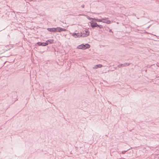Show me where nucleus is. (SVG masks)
I'll return each instance as SVG.
<instances>
[{"label": "nucleus", "instance_id": "obj_1", "mask_svg": "<svg viewBox=\"0 0 159 159\" xmlns=\"http://www.w3.org/2000/svg\"><path fill=\"white\" fill-rule=\"evenodd\" d=\"M47 30L51 32H61L62 31H66V30L65 29L59 27L56 28H48L47 29Z\"/></svg>", "mask_w": 159, "mask_h": 159}, {"label": "nucleus", "instance_id": "obj_2", "mask_svg": "<svg viewBox=\"0 0 159 159\" xmlns=\"http://www.w3.org/2000/svg\"><path fill=\"white\" fill-rule=\"evenodd\" d=\"M90 46L88 44H86L85 45L82 44L81 45H79L77 48L79 49H85L87 48H90Z\"/></svg>", "mask_w": 159, "mask_h": 159}, {"label": "nucleus", "instance_id": "obj_3", "mask_svg": "<svg viewBox=\"0 0 159 159\" xmlns=\"http://www.w3.org/2000/svg\"><path fill=\"white\" fill-rule=\"evenodd\" d=\"M85 32H81L80 33L81 37H86L89 35V32L87 30H85Z\"/></svg>", "mask_w": 159, "mask_h": 159}, {"label": "nucleus", "instance_id": "obj_4", "mask_svg": "<svg viewBox=\"0 0 159 159\" xmlns=\"http://www.w3.org/2000/svg\"><path fill=\"white\" fill-rule=\"evenodd\" d=\"M91 27L92 28H94L97 27L98 25L96 22L94 23L93 21H92L90 22Z\"/></svg>", "mask_w": 159, "mask_h": 159}, {"label": "nucleus", "instance_id": "obj_5", "mask_svg": "<svg viewBox=\"0 0 159 159\" xmlns=\"http://www.w3.org/2000/svg\"><path fill=\"white\" fill-rule=\"evenodd\" d=\"M72 35L75 38L81 37V35L80 33H74L72 34Z\"/></svg>", "mask_w": 159, "mask_h": 159}, {"label": "nucleus", "instance_id": "obj_6", "mask_svg": "<svg viewBox=\"0 0 159 159\" xmlns=\"http://www.w3.org/2000/svg\"><path fill=\"white\" fill-rule=\"evenodd\" d=\"M107 18H105L102 19V22L106 23L107 24H110L111 23V21L109 20H107Z\"/></svg>", "mask_w": 159, "mask_h": 159}, {"label": "nucleus", "instance_id": "obj_7", "mask_svg": "<svg viewBox=\"0 0 159 159\" xmlns=\"http://www.w3.org/2000/svg\"><path fill=\"white\" fill-rule=\"evenodd\" d=\"M102 66V65L101 64L97 65L95 66L94 67H93V69H97L98 68H101Z\"/></svg>", "mask_w": 159, "mask_h": 159}, {"label": "nucleus", "instance_id": "obj_8", "mask_svg": "<svg viewBox=\"0 0 159 159\" xmlns=\"http://www.w3.org/2000/svg\"><path fill=\"white\" fill-rule=\"evenodd\" d=\"M97 21L98 22H102V19H97Z\"/></svg>", "mask_w": 159, "mask_h": 159}, {"label": "nucleus", "instance_id": "obj_9", "mask_svg": "<svg viewBox=\"0 0 159 159\" xmlns=\"http://www.w3.org/2000/svg\"><path fill=\"white\" fill-rule=\"evenodd\" d=\"M49 41L48 42H49L50 43H52L53 42V40H49Z\"/></svg>", "mask_w": 159, "mask_h": 159}, {"label": "nucleus", "instance_id": "obj_10", "mask_svg": "<svg viewBox=\"0 0 159 159\" xmlns=\"http://www.w3.org/2000/svg\"><path fill=\"white\" fill-rule=\"evenodd\" d=\"M47 45V44L45 43H42V46H46Z\"/></svg>", "mask_w": 159, "mask_h": 159}, {"label": "nucleus", "instance_id": "obj_11", "mask_svg": "<svg viewBox=\"0 0 159 159\" xmlns=\"http://www.w3.org/2000/svg\"><path fill=\"white\" fill-rule=\"evenodd\" d=\"M98 27L100 29L103 28L102 26L101 25H98Z\"/></svg>", "mask_w": 159, "mask_h": 159}, {"label": "nucleus", "instance_id": "obj_12", "mask_svg": "<svg viewBox=\"0 0 159 159\" xmlns=\"http://www.w3.org/2000/svg\"><path fill=\"white\" fill-rule=\"evenodd\" d=\"M37 44L39 46H42V43L38 42L37 43Z\"/></svg>", "mask_w": 159, "mask_h": 159}, {"label": "nucleus", "instance_id": "obj_13", "mask_svg": "<svg viewBox=\"0 0 159 159\" xmlns=\"http://www.w3.org/2000/svg\"><path fill=\"white\" fill-rule=\"evenodd\" d=\"M130 64L129 63H125L124 64V66H125L126 65L129 66Z\"/></svg>", "mask_w": 159, "mask_h": 159}, {"label": "nucleus", "instance_id": "obj_14", "mask_svg": "<svg viewBox=\"0 0 159 159\" xmlns=\"http://www.w3.org/2000/svg\"><path fill=\"white\" fill-rule=\"evenodd\" d=\"M87 18L88 19H89V20H92V18H90V17H89V16H87Z\"/></svg>", "mask_w": 159, "mask_h": 159}, {"label": "nucleus", "instance_id": "obj_15", "mask_svg": "<svg viewBox=\"0 0 159 159\" xmlns=\"http://www.w3.org/2000/svg\"><path fill=\"white\" fill-rule=\"evenodd\" d=\"M122 66H124V64H120V65H119L118 66V67H121Z\"/></svg>", "mask_w": 159, "mask_h": 159}, {"label": "nucleus", "instance_id": "obj_16", "mask_svg": "<svg viewBox=\"0 0 159 159\" xmlns=\"http://www.w3.org/2000/svg\"><path fill=\"white\" fill-rule=\"evenodd\" d=\"M49 40H48V41H46V42L45 43H46L47 44V45L48 44V42H49Z\"/></svg>", "mask_w": 159, "mask_h": 159}, {"label": "nucleus", "instance_id": "obj_17", "mask_svg": "<svg viewBox=\"0 0 159 159\" xmlns=\"http://www.w3.org/2000/svg\"><path fill=\"white\" fill-rule=\"evenodd\" d=\"M92 20H95V21H97V19H96L95 18H92Z\"/></svg>", "mask_w": 159, "mask_h": 159}, {"label": "nucleus", "instance_id": "obj_18", "mask_svg": "<svg viewBox=\"0 0 159 159\" xmlns=\"http://www.w3.org/2000/svg\"><path fill=\"white\" fill-rule=\"evenodd\" d=\"M81 7H82V8H84V5H82V6H81Z\"/></svg>", "mask_w": 159, "mask_h": 159}]
</instances>
